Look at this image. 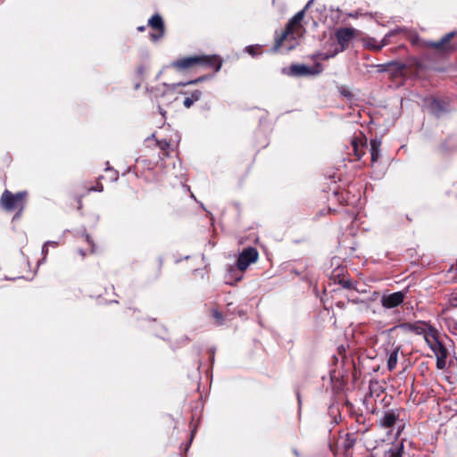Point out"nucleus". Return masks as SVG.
Wrapping results in <instances>:
<instances>
[{"instance_id":"f704fd0d","label":"nucleus","mask_w":457,"mask_h":457,"mask_svg":"<svg viewBox=\"0 0 457 457\" xmlns=\"http://www.w3.org/2000/svg\"><path fill=\"white\" fill-rule=\"evenodd\" d=\"M48 247L49 246H46V245H45V244H44V245L42 247V253L44 255V258H46L47 253H48Z\"/></svg>"},{"instance_id":"4468645a","label":"nucleus","mask_w":457,"mask_h":457,"mask_svg":"<svg viewBox=\"0 0 457 457\" xmlns=\"http://www.w3.org/2000/svg\"><path fill=\"white\" fill-rule=\"evenodd\" d=\"M400 350L401 346L397 345L394 346L388 353L387 369L389 371H393L396 368Z\"/></svg>"},{"instance_id":"f257e3e1","label":"nucleus","mask_w":457,"mask_h":457,"mask_svg":"<svg viewBox=\"0 0 457 457\" xmlns=\"http://www.w3.org/2000/svg\"><path fill=\"white\" fill-rule=\"evenodd\" d=\"M222 66V59L216 54H195L185 56L174 60L170 62V67L179 73H186L195 71L198 68L210 69L214 72L220 70Z\"/></svg>"},{"instance_id":"c85d7f7f","label":"nucleus","mask_w":457,"mask_h":457,"mask_svg":"<svg viewBox=\"0 0 457 457\" xmlns=\"http://www.w3.org/2000/svg\"><path fill=\"white\" fill-rule=\"evenodd\" d=\"M87 191H96V192H102L104 190V186L97 182L96 186L87 187Z\"/></svg>"},{"instance_id":"f03ea898","label":"nucleus","mask_w":457,"mask_h":457,"mask_svg":"<svg viewBox=\"0 0 457 457\" xmlns=\"http://www.w3.org/2000/svg\"><path fill=\"white\" fill-rule=\"evenodd\" d=\"M313 0H310L304 8L298 12H296L287 23L284 30L281 31L279 35H276L275 43H274V50H278L284 41L287 37H291L292 39H295L296 37H303L305 33L306 29L303 25V21L305 16L306 10L311 6Z\"/></svg>"},{"instance_id":"412c9836","label":"nucleus","mask_w":457,"mask_h":457,"mask_svg":"<svg viewBox=\"0 0 457 457\" xmlns=\"http://www.w3.org/2000/svg\"><path fill=\"white\" fill-rule=\"evenodd\" d=\"M337 54H339L338 53V46L335 45L334 46V49L331 52L320 54L319 57L322 61H327V60H328L330 58L335 57Z\"/></svg>"},{"instance_id":"c9c22d12","label":"nucleus","mask_w":457,"mask_h":457,"mask_svg":"<svg viewBox=\"0 0 457 457\" xmlns=\"http://www.w3.org/2000/svg\"><path fill=\"white\" fill-rule=\"evenodd\" d=\"M197 425H194L191 429V439L194 437L195 431H196Z\"/></svg>"},{"instance_id":"6e6552de","label":"nucleus","mask_w":457,"mask_h":457,"mask_svg":"<svg viewBox=\"0 0 457 457\" xmlns=\"http://www.w3.org/2000/svg\"><path fill=\"white\" fill-rule=\"evenodd\" d=\"M355 37V30L353 28H341L336 31V38L340 47L338 53L348 48L351 40Z\"/></svg>"},{"instance_id":"2eb2a0df","label":"nucleus","mask_w":457,"mask_h":457,"mask_svg":"<svg viewBox=\"0 0 457 457\" xmlns=\"http://www.w3.org/2000/svg\"><path fill=\"white\" fill-rule=\"evenodd\" d=\"M381 140L374 138L370 140L371 162H377L380 157Z\"/></svg>"},{"instance_id":"393cba45","label":"nucleus","mask_w":457,"mask_h":457,"mask_svg":"<svg viewBox=\"0 0 457 457\" xmlns=\"http://www.w3.org/2000/svg\"><path fill=\"white\" fill-rule=\"evenodd\" d=\"M355 442H356V439L353 436V435L347 434L346 438L344 443V448L345 450L352 448L353 446V445L355 444Z\"/></svg>"},{"instance_id":"a878e982","label":"nucleus","mask_w":457,"mask_h":457,"mask_svg":"<svg viewBox=\"0 0 457 457\" xmlns=\"http://www.w3.org/2000/svg\"><path fill=\"white\" fill-rule=\"evenodd\" d=\"M447 356L448 355H445L443 357L440 355L436 357V368L438 370H443L445 368Z\"/></svg>"},{"instance_id":"ddd939ff","label":"nucleus","mask_w":457,"mask_h":457,"mask_svg":"<svg viewBox=\"0 0 457 457\" xmlns=\"http://www.w3.org/2000/svg\"><path fill=\"white\" fill-rule=\"evenodd\" d=\"M398 420L399 413L392 410L390 411L385 412V414L379 420V425L385 428H391Z\"/></svg>"},{"instance_id":"a211bd4d","label":"nucleus","mask_w":457,"mask_h":457,"mask_svg":"<svg viewBox=\"0 0 457 457\" xmlns=\"http://www.w3.org/2000/svg\"><path fill=\"white\" fill-rule=\"evenodd\" d=\"M210 314L213 322L216 326H222L225 323V316L224 314L217 308H212L210 311Z\"/></svg>"},{"instance_id":"9b49d317","label":"nucleus","mask_w":457,"mask_h":457,"mask_svg":"<svg viewBox=\"0 0 457 457\" xmlns=\"http://www.w3.org/2000/svg\"><path fill=\"white\" fill-rule=\"evenodd\" d=\"M430 336L433 338V344L430 345V349L437 356L448 355V351L441 341L438 339L437 331L434 328H430Z\"/></svg>"},{"instance_id":"cd10ccee","label":"nucleus","mask_w":457,"mask_h":457,"mask_svg":"<svg viewBox=\"0 0 457 457\" xmlns=\"http://www.w3.org/2000/svg\"><path fill=\"white\" fill-rule=\"evenodd\" d=\"M408 39L411 41L412 45H418L420 41L419 35L415 32H408L407 35Z\"/></svg>"},{"instance_id":"c756f323","label":"nucleus","mask_w":457,"mask_h":457,"mask_svg":"<svg viewBox=\"0 0 457 457\" xmlns=\"http://www.w3.org/2000/svg\"><path fill=\"white\" fill-rule=\"evenodd\" d=\"M85 240L87 242V244H88V245H89V246H90V250H89V252H90L91 253H95V252H96V249H95V244H94V242H93L92 238L90 237V236H89V235H87H87H85Z\"/></svg>"},{"instance_id":"72a5a7b5","label":"nucleus","mask_w":457,"mask_h":457,"mask_svg":"<svg viewBox=\"0 0 457 457\" xmlns=\"http://www.w3.org/2000/svg\"><path fill=\"white\" fill-rule=\"evenodd\" d=\"M46 246L57 247L59 245L58 242L55 241H47L45 243Z\"/></svg>"},{"instance_id":"6ab92c4d","label":"nucleus","mask_w":457,"mask_h":457,"mask_svg":"<svg viewBox=\"0 0 457 457\" xmlns=\"http://www.w3.org/2000/svg\"><path fill=\"white\" fill-rule=\"evenodd\" d=\"M404 451L403 444L393 445L386 453V457H403Z\"/></svg>"},{"instance_id":"7c9ffc66","label":"nucleus","mask_w":457,"mask_h":457,"mask_svg":"<svg viewBox=\"0 0 457 457\" xmlns=\"http://www.w3.org/2000/svg\"><path fill=\"white\" fill-rule=\"evenodd\" d=\"M338 284L342 285L344 288L349 289L352 287V282L349 279H345V278L338 279Z\"/></svg>"},{"instance_id":"7ed1b4c3","label":"nucleus","mask_w":457,"mask_h":457,"mask_svg":"<svg viewBox=\"0 0 457 457\" xmlns=\"http://www.w3.org/2000/svg\"><path fill=\"white\" fill-rule=\"evenodd\" d=\"M28 192L20 191L15 194L5 189L0 197V207L6 212H16L12 220L20 219L27 204Z\"/></svg>"},{"instance_id":"2f4dec72","label":"nucleus","mask_w":457,"mask_h":457,"mask_svg":"<svg viewBox=\"0 0 457 457\" xmlns=\"http://www.w3.org/2000/svg\"><path fill=\"white\" fill-rule=\"evenodd\" d=\"M136 71L139 77H143L146 71V67L144 64H140L137 67Z\"/></svg>"},{"instance_id":"b1692460","label":"nucleus","mask_w":457,"mask_h":457,"mask_svg":"<svg viewBox=\"0 0 457 457\" xmlns=\"http://www.w3.org/2000/svg\"><path fill=\"white\" fill-rule=\"evenodd\" d=\"M352 146L354 155L357 157L358 160H360L361 156L364 154V152L359 150V144L357 138H353L352 140Z\"/></svg>"},{"instance_id":"9d476101","label":"nucleus","mask_w":457,"mask_h":457,"mask_svg":"<svg viewBox=\"0 0 457 457\" xmlns=\"http://www.w3.org/2000/svg\"><path fill=\"white\" fill-rule=\"evenodd\" d=\"M321 71V64L317 63L314 67V70L311 69L310 67L304 65V64H292L289 68L288 74L290 76L299 77V76H307V75H313L320 72Z\"/></svg>"},{"instance_id":"bb28decb","label":"nucleus","mask_w":457,"mask_h":457,"mask_svg":"<svg viewBox=\"0 0 457 457\" xmlns=\"http://www.w3.org/2000/svg\"><path fill=\"white\" fill-rule=\"evenodd\" d=\"M344 268H337L333 270L332 272V277L333 278L336 280V279H342V278H345V275H344Z\"/></svg>"},{"instance_id":"f8f14e48","label":"nucleus","mask_w":457,"mask_h":457,"mask_svg":"<svg viewBox=\"0 0 457 457\" xmlns=\"http://www.w3.org/2000/svg\"><path fill=\"white\" fill-rule=\"evenodd\" d=\"M402 31H404V30L402 29H395V30L391 31L390 33L386 34L385 36V37L383 38L381 44L378 43L374 38H370L367 41V47L369 49H372L375 51H380L384 46H386L389 43V37L391 36H395Z\"/></svg>"},{"instance_id":"473e14b6","label":"nucleus","mask_w":457,"mask_h":457,"mask_svg":"<svg viewBox=\"0 0 457 457\" xmlns=\"http://www.w3.org/2000/svg\"><path fill=\"white\" fill-rule=\"evenodd\" d=\"M432 328L431 326H429V328ZM424 337H425V340L426 342L428 343V345L430 346L432 344H433V338L431 337L430 336V329L428 330V333H426L424 335Z\"/></svg>"},{"instance_id":"39448f33","label":"nucleus","mask_w":457,"mask_h":457,"mask_svg":"<svg viewBox=\"0 0 457 457\" xmlns=\"http://www.w3.org/2000/svg\"><path fill=\"white\" fill-rule=\"evenodd\" d=\"M454 36L455 32H449L445 34L438 41H426L425 46L436 50L440 53L452 52L455 48V46L451 43V40L453 38Z\"/></svg>"},{"instance_id":"0eeeda50","label":"nucleus","mask_w":457,"mask_h":457,"mask_svg":"<svg viewBox=\"0 0 457 457\" xmlns=\"http://www.w3.org/2000/svg\"><path fill=\"white\" fill-rule=\"evenodd\" d=\"M424 102L429 112L436 117L448 112L449 102L445 99L430 96L424 99Z\"/></svg>"},{"instance_id":"4be33fe9","label":"nucleus","mask_w":457,"mask_h":457,"mask_svg":"<svg viewBox=\"0 0 457 457\" xmlns=\"http://www.w3.org/2000/svg\"><path fill=\"white\" fill-rule=\"evenodd\" d=\"M207 79H209V76L204 75V76L198 77L195 79L189 80L187 82H179L176 86L179 87V86H187V85H195V84H197L199 82H203V81L206 80Z\"/></svg>"},{"instance_id":"423d86ee","label":"nucleus","mask_w":457,"mask_h":457,"mask_svg":"<svg viewBox=\"0 0 457 457\" xmlns=\"http://www.w3.org/2000/svg\"><path fill=\"white\" fill-rule=\"evenodd\" d=\"M148 26L154 30L150 34V39L153 42H157L162 39L165 35V25L162 17L159 13H155L148 20Z\"/></svg>"},{"instance_id":"aec40b11","label":"nucleus","mask_w":457,"mask_h":457,"mask_svg":"<svg viewBox=\"0 0 457 457\" xmlns=\"http://www.w3.org/2000/svg\"><path fill=\"white\" fill-rule=\"evenodd\" d=\"M156 144L160 148L162 156L169 157L170 155V151L172 150L170 142L166 139L156 140Z\"/></svg>"},{"instance_id":"f3484780","label":"nucleus","mask_w":457,"mask_h":457,"mask_svg":"<svg viewBox=\"0 0 457 457\" xmlns=\"http://www.w3.org/2000/svg\"><path fill=\"white\" fill-rule=\"evenodd\" d=\"M202 91L200 90H195L191 92L189 96H187L183 101V105L186 108H190L195 102L199 101L202 97Z\"/></svg>"},{"instance_id":"dca6fc26","label":"nucleus","mask_w":457,"mask_h":457,"mask_svg":"<svg viewBox=\"0 0 457 457\" xmlns=\"http://www.w3.org/2000/svg\"><path fill=\"white\" fill-rule=\"evenodd\" d=\"M405 326L409 330L416 333L417 335H425L426 334V327L429 328V325L426 322L418 321L414 323H407Z\"/></svg>"},{"instance_id":"1a4fd4ad","label":"nucleus","mask_w":457,"mask_h":457,"mask_svg":"<svg viewBox=\"0 0 457 457\" xmlns=\"http://www.w3.org/2000/svg\"><path fill=\"white\" fill-rule=\"evenodd\" d=\"M405 298V293L402 291L395 292L389 295H384L381 297V304L386 309H392L402 304Z\"/></svg>"},{"instance_id":"5701e85b","label":"nucleus","mask_w":457,"mask_h":457,"mask_svg":"<svg viewBox=\"0 0 457 457\" xmlns=\"http://www.w3.org/2000/svg\"><path fill=\"white\" fill-rule=\"evenodd\" d=\"M245 52L252 56H256L262 53L261 46H248L245 47Z\"/></svg>"},{"instance_id":"20e7f679","label":"nucleus","mask_w":457,"mask_h":457,"mask_svg":"<svg viewBox=\"0 0 457 457\" xmlns=\"http://www.w3.org/2000/svg\"><path fill=\"white\" fill-rule=\"evenodd\" d=\"M259 253L256 248L248 246L243 250L237 261V267L240 271H245L250 264L258 261Z\"/></svg>"},{"instance_id":"e433bc0d","label":"nucleus","mask_w":457,"mask_h":457,"mask_svg":"<svg viewBox=\"0 0 457 457\" xmlns=\"http://www.w3.org/2000/svg\"><path fill=\"white\" fill-rule=\"evenodd\" d=\"M145 29H146L145 26H139V27H137V30L140 31V32L145 31Z\"/></svg>"}]
</instances>
